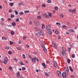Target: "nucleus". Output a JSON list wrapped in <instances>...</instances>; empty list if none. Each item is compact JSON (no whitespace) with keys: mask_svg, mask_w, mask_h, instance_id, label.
<instances>
[{"mask_svg":"<svg viewBox=\"0 0 78 78\" xmlns=\"http://www.w3.org/2000/svg\"><path fill=\"white\" fill-rule=\"evenodd\" d=\"M52 44L53 47L54 48H56V44L53 43V42L52 43Z\"/></svg>","mask_w":78,"mask_h":78,"instance_id":"8","label":"nucleus"},{"mask_svg":"<svg viewBox=\"0 0 78 78\" xmlns=\"http://www.w3.org/2000/svg\"><path fill=\"white\" fill-rule=\"evenodd\" d=\"M18 78L20 76V73H19V72H18L17 73V74H16Z\"/></svg>","mask_w":78,"mask_h":78,"instance_id":"15","label":"nucleus"},{"mask_svg":"<svg viewBox=\"0 0 78 78\" xmlns=\"http://www.w3.org/2000/svg\"><path fill=\"white\" fill-rule=\"evenodd\" d=\"M34 22L36 26H38L39 25V23H38V22L37 21H34Z\"/></svg>","mask_w":78,"mask_h":78,"instance_id":"9","label":"nucleus"},{"mask_svg":"<svg viewBox=\"0 0 78 78\" xmlns=\"http://www.w3.org/2000/svg\"><path fill=\"white\" fill-rule=\"evenodd\" d=\"M57 65H58V64H57V62H56V61H54V67H56L57 66Z\"/></svg>","mask_w":78,"mask_h":78,"instance_id":"12","label":"nucleus"},{"mask_svg":"<svg viewBox=\"0 0 78 78\" xmlns=\"http://www.w3.org/2000/svg\"><path fill=\"white\" fill-rule=\"evenodd\" d=\"M23 57L24 59H26V57H25V54L23 55Z\"/></svg>","mask_w":78,"mask_h":78,"instance_id":"29","label":"nucleus"},{"mask_svg":"<svg viewBox=\"0 0 78 78\" xmlns=\"http://www.w3.org/2000/svg\"><path fill=\"white\" fill-rule=\"evenodd\" d=\"M14 3H10L9 5L10 6H12L14 5Z\"/></svg>","mask_w":78,"mask_h":78,"instance_id":"21","label":"nucleus"},{"mask_svg":"<svg viewBox=\"0 0 78 78\" xmlns=\"http://www.w3.org/2000/svg\"><path fill=\"white\" fill-rule=\"evenodd\" d=\"M11 34H12V35H13V34H14V32L12 31L11 32Z\"/></svg>","mask_w":78,"mask_h":78,"instance_id":"43","label":"nucleus"},{"mask_svg":"<svg viewBox=\"0 0 78 78\" xmlns=\"http://www.w3.org/2000/svg\"><path fill=\"white\" fill-rule=\"evenodd\" d=\"M8 21H11V19L10 18H9L8 19Z\"/></svg>","mask_w":78,"mask_h":78,"instance_id":"49","label":"nucleus"},{"mask_svg":"<svg viewBox=\"0 0 78 78\" xmlns=\"http://www.w3.org/2000/svg\"><path fill=\"white\" fill-rule=\"evenodd\" d=\"M55 10H58V7H55Z\"/></svg>","mask_w":78,"mask_h":78,"instance_id":"39","label":"nucleus"},{"mask_svg":"<svg viewBox=\"0 0 78 78\" xmlns=\"http://www.w3.org/2000/svg\"><path fill=\"white\" fill-rule=\"evenodd\" d=\"M8 58L7 57H5L3 62L4 63L6 64L8 63Z\"/></svg>","mask_w":78,"mask_h":78,"instance_id":"3","label":"nucleus"},{"mask_svg":"<svg viewBox=\"0 0 78 78\" xmlns=\"http://www.w3.org/2000/svg\"><path fill=\"white\" fill-rule=\"evenodd\" d=\"M12 67H11V66L9 67V70H12Z\"/></svg>","mask_w":78,"mask_h":78,"instance_id":"50","label":"nucleus"},{"mask_svg":"<svg viewBox=\"0 0 78 78\" xmlns=\"http://www.w3.org/2000/svg\"><path fill=\"white\" fill-rule=\"evenodd\" d=\"M36 60V57H34V58H33L32 59L31 61L33 63H35Z\"/></svg>","mask_w":78,"mask_h":78,"instance_id":"5","label":"nucleus"},{"mask_svg":"<svg viewBox=\"0 0 78 78\" xmlns=\"http://www.w3.org/2000/svg\"><path fill=\"white\" fill-rule=\"evenodd\" d=\"M43 16L45 17H46V18H48L49 17L48 16V15L47 14H43Z\"/></svg>","mask_w":78,"mask_h":78,"instance_id":"10","label":"nucleus"},{"mask_svg":"<svg viewBox=\"0 0 78 78\" xmlns=\"http://www.w3.org/2000/svg\"><path fill=\"white\" fill-rule=\"evenodd\" d=\"M68 50L69 51H70V50H71V48H68Z\"/></svg>","mask_w":78,"mask_h":78,"instance_id":"58","label":"nucleus"},{"mask_svg":"<svg viewBox=\"0 0 78 78\" xmlns=\"http://www.w3.org/2000/svg\"><path fill=\"white\" fill-rule=\"evenodd\" d=\"M69 11L70 12H72V9H69Z\"/></svg>","mask_w":78,"mask_h":78,"instance_id":"55","label":"nucleus"},{"mask_svg":"<svg viewBox=\"0 0 78 78\" xmlns=\"http://www.w3.org/2000/svg\"><path fill=\"white\" fill-rule=\"evenodd\" d=\"M43 50L46 53H47V49L45 48Z\"/></svg>","mask_w":78,"mask_h":78,"instance_id":"19","label":"nucleus"},{"mask_svg":"<svg viewBox=\"0 0 78 78\" xmlns=\"http://www.w3.org/2000/svg\"><path fill=\"white\" fill-rule=\"evenodd\" d=\"M20 64V65H21V66H23V63L22 62H19Z\"/></svg>","mask_w":78,"mask_h":78,"instance_id":"53","label":"nucleus"},{"mask_svg":"<svg viewBox=\"0 0 78 78\" xmlns=\"http://www.w3.org/2000/svg\"><path fill=\"white\" fill-rule=\"evenodd\" d=\"M41 47L43 48V49H44L45 48V45L44 44H42Z\"/></svg>","mask_w":78,"mask_h":78,"instance_id":"23","label":"nucleus"},{"mask_svg":"<svg viewBox=\"0 0 78 78\" xmlns=\"http://www.w3.org/2000/svg\"><path fill=\"white\" fill-rule=\"evenodd\" d=\"M12 26H16V23L15 22H13L12 23Z\"/></svg>","mask_w":78,"mask_h":78,"instance_id":"16","label":"nucleus"},{"mask_svg":"<svg viewBox=\"0 0 78 78\" xmlns=\"http://www.w3.org/2000/svg\"><path fill=\"white\" fill-rule=\"evenodd\" d=\"M26 38H27V37H26V36H24L23 37V39H24V40H25V39H26Z\"/></svg>","mask_w":78,"mask_h":78,"instance_id":"51","label":"nucleus"},{"mask_svg":"<svg viewBox=\"0 0 78 78\" xmlns=\"http://www.w3.org/2000/svg\"><path fill=\"white\" fill-rule=\"evenodd\" d=\"M2 39L3 40H6V39H7L6 38V37H2Z\"/></svg>","mask_w":78,"mask_h":78,"instance_id":"32","label":"nucleus"},{"mask_svg":"<svg viewBox=\"0 0 78 78\" xmlns=\"http://www.w3.org/2000/svg\"><path fill=\"white\" fill-rule=\"evenodd\" d=\"M42 7H43L44 8H45V5L44 4H43L42 5Z\"/></svg>","mask_w":78,"mask_h":78,"instance_id":"42","label":"nucleus"},{"mask_svg":"<svg viewBox=\"0 0 78 78\" xmlns=\"http://www.w3.org/2000/svg\"><path fill=\"white\" fill-rule=\"evenodd\" d=\"M30 12V11H27L25 10L24 11V13H29Z\"/></svg>","mask_w":78,"mask_h":78,"instance_id":"28","label":"nucleus"},{"mask_svg":"<svg viewBox=\"0 0 78 78\" xmlns=\"http://www.w3.org/2000/svg\"><path fill=\"white\" fill-rule=\"evenodd\" d=\"M22 70H25V67H23L22 68Z\"/></svg>","mask_w":78,"mask_h":78,"instance_id":"45","label":"nucleus"},{"mask_svg":"<svg viewBox=\"0 0 78 78\" xmlns=\"http://www.w3.org/2000/svg\"><path fill=\"white\" fill-rule=\"evenodd\" d=\"M51 0H48L47 1V2L48 3H51Z\"/></svg>","mask_w":78,"mask_h":78,"instance_id":"30","label":"nucleus"},{"mask_svg":"<svg viewBox=\"0 0 78 78\" xmlns=\"http://www.w3.org/2000/svg\"><path fill=\"white\" fill-rule=\"evenodd\" d=\"M37 19L38 20H40L41 19V16H38L37 17Z\"/></svg>","mask_w":78,"mask_h":78,"instance_id":"17","label":"nucleus"},{"mask_svg":"<svg viewBox=\"0 0 78 78\" xmlns=\"http://www.w3.org/2000/svg\"><path fill=\"white\" fill-rule=\"evenodd\" d=\"M16 22H19V19L18 18L16 19Z\"/></svg>","mask_w":78,"mask_h":78,"instance_id":"27","label":"nucleus"},{"mask_svg":"<svg viewBox=\"0 0 78 78\" xmlns=\"http://www.w3.org/2000/svg\"><path fill=\"white\" fill-rule=\"evenodd\" d=\"M69 69L70 71L71 72H73V70L72 68V67H71V66H69Z\"/></svg>","mask_w":78,"mask_h":78,"instance_id":"14","label":"nucleus"},{"mask_svg":"<svg viewBox=\"0 0 78 78\" xmlns=\"http://www.w3.org/2000/svg\"><path fill=\"white\" fill-rule=\"evenodd\" d=\"M76 11V9H73L72 10V12H75Z\"/></svg>","mask_w":78,"mask_h":78,"instance_id":"38","label":"nucleus"},{"mask_svg":"<svg viewBox=\"0 0 78 78\" xmlns=\"http://www.w3.org/2000/svg\"><path fill=\"white\" fill-rule=\"evenodd\" d=\"M48 16L49 17H51V14L50 13H48Z\"/></svg>","mask_w":78,"mask_h":78,"instance_id":"37","label":"nucleus"},{"mask_svg":"<svg viewBox=\"0 0 78 78\" xmlns=\"http://www.w3.org/2000/svg\"><path fill=\"white\" fill-rule=\"evenodd\" d=\"M10 44V45H12L13 44V42H12V41H9Z\"/></svg>","mask_w":78,"mask_h":78,"instance_id":"36","label":"nucleus"},{"mask_svg":"<svg viewBox=\"0 0 78 78\" xmlns=\"http://www.w3.org/2000/svg\"><path fill=\"white\" fill-rule=\"evenodd\" d=\"M1 25H2V26H4V25H5V23L3 22H2L1 23Z\"/></svg>","mask_w":78,"mask_h":78,"instance_id":"34","label":"nucleus"},{"mask_svg":"<svg viewBox=\"0 0 78 78\" xmlns=\"http://www.w3.org/2000/svg\"><path fill=\"white\" fill-rule=\"evenodd\" d=\"M8 54L9 55H11V54H12V52H11V51H9L8 52Z\"/></svg>","mask_w":78,"mask_h":78,"instance_id":"40","label":"nucleus"},{"mask_svg":"<svg viewBox=\"0 0 78 78\" xmlns=\"http://www.w3.org/2000/svg\"><path fill=\"white\" fill-rule=\"evenodd\" d=\"M44 34V32L43 31H39V32H38L36 36H41V35H42Z\"/></svg>","mask_w":78,"mask_h":78,"instance_id":"2","label":"nucleus"},{"mask_svg":"<svg viewBox=\"0 0 78 78\" xmlns=\"http://www.w3.org/2000/svg\"><path fill=\"white\" fill-rule=\"evenodd\" d=\"M74 77H75V76L74 75H72L71 76V78H74Z\"/></svg>","mask_w":78,"mask_h":78,"instance_id":"54","label":"nucleus"},{"mask_svg":"<svg viewBox=\"0 0 78 78\" xmlns=\"http://www.w3.org/2000/svg\"><path fill=\"white\" fill-rule=\"evenodd\" d=\"M22 3H20L19 4H18V5H22Z\"/></svg>","mask_w":78,"mask_h":78,"instance_id":"64","label":"nucleus"},{"mask_svg":"<svg viewBox=\"0 0 78 78\" xmlns=\"http://www.w3.org/2000/svg\"><path fill=\"white\" fill-rule=\"evenodd\" d=\"M41 43L42 44V45L44 44V41L42 40H41Z\"/></svg>","mask_w":78,"mask_h":78,"instance_id":"41","label":"nucleus"},{"mask_svg":"<svg viewBox=\"0 0 78 78\" xmlns=\"http://www.w3.org/2000/svg\"><path fill=\"white\" fill-rule=\"evenodd\" d=\"M46 30H50V26L49 25H48L46 26Z\"/></svg>","mask_w":78,"mask_h":78,"instance_id":"11","label":"nucleus"},{"mask_svg":"<svg viewBox=\"0 0 78 78\" xmlns=\"http://www.w3.org/2000/svg\"><path fill=\"white\" fill-rule=\"evenodd\" d=\"M62 49L63 51L65 52V51H66V50L65 49V48L64 47H62Z\"/></svg>","mask_w":78,"mask_h":78,"instance_id":"47","label":"nucleus"},{"mask_svg":"<svg viewBox=\"0 0 78 78\" xmlns=\"http://www.w3.org/2000/svg\"><path fill=\"white\" fill-rule=\"evenodd\" d=\"M42 25V29L43 30H44V29H45V26L44 25V24H41Z\"/></svg>","mask_w":78,"mask_h":78,"instance_id":"13","label":"nucleus"},{"mask_svg":"<svg viewBox=\"0 0 78 78\" xmlns=\"http://www.w3.org/2000/svg\"><path fill=\"white\" fill-rule=\"evenodd\" d=\"M17 48L18 50H21V48L20 47H17Z\"/></svg>","mask_w":78,"mask_h":78,"instance_id":"35","label":"nucleus"},{"mask_svg":"<svg viewBox=\"0 0 78 78\" xmlns=\"http://www.w3.org/2000/svg\"><path fill=\"white\" fill-rule=\"evenodd\" d=\"M10 17H11V18H13V17H14V15L13 14H11L10 16Z\"/></svg>","mask_w":78,"mask_h":78,"instance_id":"25","label":"nucleus"},{"mask_svg":"<svg viewBox=\"0 0 78 78\" xmlns=\"http://www.w3.org/2000/svg\"><path fill=\"white\" fill-rule=\"evenodd\" d=\"M56 25H59V26H61V23H56Z\"/></svg>","mask_w":78,"mask_h":78,"instance_id":"31","label":"nucleus"},{"mask_svg":"<svg viewBox=\"0 0 78 78\" xmlns=\"http://www.w3.org/2000/svg\"><path fill=\"white\" fill-rule=\"evenodd\" d=\"M62 28H67V26L65 25H63L62 26Z\"/></svg>","mask_w":78,"mask_h":78,"instance_id":"22","label":"nucleus"},{"mask_svg":"<svg viewBox=\"0 0 78 78\" xmlns=\"http://www.w3.org/2000/svg\"><path fill=\"white\" fill-rule=\"evenodd\" d=\"M47 32L48 34H51V30H47Z\"/></svg>","mask_w":78,"mask_h":78,"instance_id":"7","label":"nucleus"},{"mask_svg":"<svg viewBox=\"0 0 78 78\" xmlns=\"http://www.w3.org/2000/svg\"><path fill=\"white\" fill-rule=\"evenodd\" d=\"M69 72V71L68 70H66V73H63L62 74V76L63 78H65L67 77V74H68Z\"/></svg>","mask_w":78,"mask_h":78,"instance_id":"1","label":"nucleus"},{"mask_svg":"<svg viewBox=\"0 0 78 78\" xmlns=\"http://www.w3.org/2000/svg\"><path fill=\"white\" fill-rule=\"evenodd\" d=\"M68 31L71 32H74V31H75L73 30H69Z\"/></svg>","mask_w":78,"mask_h":78,"instance_id":"20","label":"nucleus"},{"mask_svg":"<svg viewBox=\"0 0 78 78\" xmlns=\"http://www.w3.org/2000/svg\"><path fill=\"white\" fill-rule=\"evenodd\" d=\"M60 16L61 17L63 18V17H64V15H63V14H61L60 15Z\"/></svg>","mask_w":78,"mask_h":78,"instance_id":"46","label":"nucleus"},{"mask_svg":"<svg viewBox=\"0 0 78 78\" xmlns=\"http://www.w3.org/2000/svg\"><path fill=\"white\" fill-rule=\"evenodd\" d=\"M72 58H75V55H72Z\"/></svg>","mask_w":78,"mask_h":78,"instance_id":"57","label":"nucleus"},{"mask_svg":"<svg viewBox=\"0 0 78 78\" xmlns=\"http://www.w3.org/2000/svg\"><path fill=\"white\" fill-rule=\"evenodd\" d=\"M66 23L68 24H70V22H68V21H67Z\"/></svg>","mask_w":78,"mask_h":78,"instance_id":"62","label":"nucleus"},{"mask_svg":"<svg viewBox=\"0 0 78 78\" xmlns=\"http://www.w3.org/2000/svg\"><path fill=\"white\" fill-rule=\"evenodd\" d=\"M5 49H6L7 50H9V47L8 46H6V47H5Z\"/></svg>","mask_w":78,"mask_h":78,"instance_id":"26","label":"nucleus"},{"mask_svg":"<svg viewBox=\"0 0 78 78\" xmlns=\"http://www.w3.org/2000/svg\"><path fill=\"white\" fill-rule=\"evenodd\" d=\"M41 64L42 66H43V67H44V68H45V63H41Z\"/></svg>","mask_w":78,"mask_h":78,"instance_id":"18","label":"nucleus"},{"mask_svg":"<svg viewBox=\"0 0 78 78\" xmlns=\"http://www.w3.org/2000/svg\"><path fill=\"white\" fill-rule=\"evenodd\" d=\"M1 20H2L1 22H3V21H4V19L3 18H1Z\"/></svg>","mask_w":78,"mask_h":78,"instance_id":"61","label":"nucleus"},{"mask_svg":"<svg viewBox=\"0 0 78 78\" xmlns=\"http://www.w3.org/2000/svg\"><path fill=\"white\" fill-rule=\"evenodd\" d=\"M9 12H10V13H11L12 12V9H9Z\"/></svg>","mask_w":78,"mask_h":78,"instance_id":"44","label":"nucleus"},{"mask_svg":"<svg viewBox=\"0 0 78 78\" xmlns=\"http://www.w3.org/2000/svg\"><path fill=\"white\" fill-rule=\"evenodd\" d=\"M23 14V12H20L19 13V15H20V16H22Z\"/></svg>","mask_w":78,"mask_h":78,"instance_id":"33","label":"nucleus"},{"mask_svg":"<svg viewBox=\"0 0 78 78\" xmlns=\"http://www.w3.org/2000/svg\"><path fill=\"white\" fill-rule=\"evenodd\" d=\"M67 62L68 63H70V59H68Z\"/></svg>","mask_w":78,"mask_h":78,"instance_id":"48","label":"nucleus"},{"mask_svg":"<svg viewBox=\"0 0 78 78\" xmlns=\"http://www.w3.org/2000/svg\"><path fill=\"white\" fill-rule=\"evenodd\" d=\"M26 46L27 47H28V48H29V47H30V46L28 45V44H26Z\"/></svg>","mask_w":78,"mask_h":78,"instance_id":"52","label":"nucleus"},{"mask_svg":"<svg viewBox=\"0 0 78 78\" xmlns=\"http://www.w3.org/2000/svg\"><path fill=\"white\" fill-rule=\"evenodd\" d=\"M14 12L15 13L16 15H17V14H18V12H17V11L16 10H14Z\"/></svg>","mask_w":78,"mask_h":78,"instance_id":"24","label":"nucleus"},{"mask_svg":"<svg viewBox=\"0 0 78 78\" xmlns=\"http://www.w3.org/2000/svg\"><path fill=\"white\" fill-rule=\"evenodd\" d=\"M56 73L57 75H58L59 77L61 76V72L60 71H57L56 72Z\"/></svg>","mask_w":78,"mask_h":78,"instance_id":"4","label":"nucleus"},{"mask_svg":"<svg viewBox=\"0 0 78 78\" xmlns=\"http://www.w3.org/2000/svg\"><path fill=\"white\" fill-rule=\"evenodd\" d=\"M18 42H19V44H21V41L20 40L18 41Z\"/></svg>","mask_w":78,"mask_h":78,"instance_id":"59","label":"nucleus"},{"mask_svg":"<svg viewBox=\"0 0 78 78\" xmlns=\"http://www.w3.org/2000/svg\"><path fill=\"white\" fill-rule=\"evenodd\" d=\"M66 34H70V33L69 32H66Z\"/></svg>","mask_w":78,"mask_h":78,"instance_id":"60","label":"nucleus"},{"mask_svg":"<svg viewBox=\"0 0 78 78\" xmlns=\"http://www.w3.org/2000/svg\"><path fill=\"white\" fill-rule=\"evenodd\" d=\"M55 34H58V32L57 30H56L55 31Z\"/></svg>","mask_w":78,"mask_h":78,"instance_id":"56","label":"nucleus"},{"mask_svg":"<svg viewBox=\"0 0 78 78\" xmlns=\"http://www.w3.org/2000/svg\"><path fill=\"white\" fill-rule=\"evenodd\" d=\"M44 74L46 76H49V75H50V72H49L48 73H44Z\"/></svg>","mask_w":78,"mask_h":78,"instance_id":"6","label":"nucleus"},{"mask_svg":"<svg viewBox=\"0 0 78 78\" xmlns=\"http://www.w3.org/2000/svg\"><path fill=\"white\" fill-rule=\"evenodd\" d=\"M29 23L30 25H32V23H32V22H29Z\"/></svg>","mask_w":78,"mask_h":78,"instance_id":"63","label":"nucleus"}]
</instances>
